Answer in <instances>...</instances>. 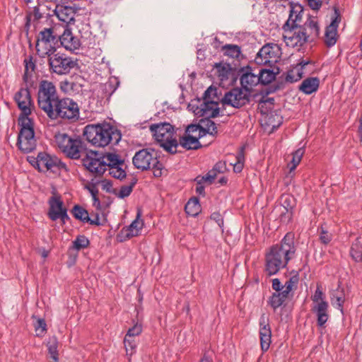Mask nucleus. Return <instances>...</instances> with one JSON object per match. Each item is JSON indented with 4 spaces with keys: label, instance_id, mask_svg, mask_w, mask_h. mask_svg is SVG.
I'll use <instances>...</instances> for the list:
<instances>
[{
    "label": "nucleus",
    "instance_id": "obj_1",
    "mask_svg": "<svg viewBox=\"0 0 362 362\" xmlns=\"http://www.w3.org/2000/svg\"><path fill=\"white\" fill-rule=\"evenodd\" d=\"M293 235L287 233L279 244L273 245L265 255L264 272L268 276L276 274L286 267L296 254Z\"/></svg>",
    "mask_w": 362,
    "mask_h": 362
},
{
    "label": "nucleus",
    "instance_id": "obj_2",
    "mask_svg": "<svg viewBox=\"0 0 362 362\" xmlns=\"http://www.w3.org/2000/svg\"><path fill=\"white\" fill-rule=\"evenodd\" d=\"M83 135L91 145L99 148L117 144L122 138L120 132L107 122L86 125Z\"/></svg>",
    "mask_w": 362,
    "mask_h": 362
},
{
    "label": "nucleus",
    "instance_id": "obj_3",
    "mask_svg": "<svg viewBox=\"0 0 362 362\" xmlns=\"http://www.w3.org/2000/svg\"><path fill=\"white\" fill-rule=\"evenodd\" d=\"M60 100L53 83L46 80L40 82L37 94V104L48 117L53 113V110Z\"/></svg>",
    "mask_w": 362,
    "mask_h": 362
},
{
    "label": "nucleus",
    "instance_id": "obj_4",
    "mask_svg": "<svg viewBox=\"0 0 362 362\" xmlns=\"http://www.w3.org/2000/svg\"><path fill=\"white\" fill-rule=\"evenodd\" d=\"M156 140L166 151L172 154L177 152L178 142L175 136L174 128L169 123L153 124L150 126Z\"/></svg>",
    "mask_w": 362,
    "mask_h": 362
},
{
    "label": "nucleus",
    "instance_id": "obj_5",
    "mask_svg": "<svg viewBox=\"0 0 362 362\" xmlns=\"http://www.w3.org/2000/svg\"><path fill=\"white\" fill-rule=\"evenodd\" d=\"M18 121L20 131L18 136L17 145L23 153L32 152L36 148L34 119L33 117H24L18 119Z\"/></svg>",
    "mask_w": 362,
    "mask_h": 362
},
{
    "label": "nucleus",
    "instance_id": "obj_6",
    "mask_svg": "<svg viewBox=\"0 0 362 362\" xmlns=\"http://www.w3.org/2000/svg\"><path fill=\"white\" fill-rule=\"evenodd\" d=\"M132 162L135 168L141 170L151 169L154 177L162 175L163 164L158 160L157 155L153 150L142 149L136 152Z\"/></svg>",
    "mask_w": 362,
    "mask_h": 362
},
{
    "label": "nucleus",
    "instance_id": "obj_7",
    "mask_svg": "<svg viewBox=\"0 0 362 362\" xmlns=\"http://www.w3.org/2000/svg\"><path fill=\"white\" fill-rule=\"evenodd\" d=\"M80 110L78 105L69 98H62L53 110L49 118L52 120L62 119L69 122H76L78 119Z\"/></svg>",
    "mask_w": 362,
    "mask_h": 362
},
{
    "label": "nucleus",
    "instance_id": "obj_8",
    "mask_svg": "<svg viewBox=\"0 0 362 362\" xmlns=\"http://www.w3.org/2000/svg\"><path fill=\"white\" fill-rule=\"evenodd\" d=\"M55 141L58 147L68 157L72 159H78L81 157L83 146L78 136L71 137L66 134L59 133L55 135Z\"/></svg>",
    "mask_w": 362,
    "mask_h": 362
},
{
    "label": "nucleus",
    "instance_id": "obj_9",
    "mask_svg": "<svg viewBox=\"0 0 362 362\" xmlns=\"http://www.w3.org/2000/svg\"><path fill=\"white\" fill-rule=\"evenodd\" d=\"M250 93L243 88H233L227 91L221 99L223 106L239 109L250 102Z\"/></svg>",
    "mask_w": 362,
    "mask_h": 362
},
{
    "label": "nucleus",
    "instance_id": "obj_10",
    "mask_svg": "<svg viewBox=\"0 0 362 362\" xmlns=\"http://www.w3.org/2000/svg\"><path fill=\"white\" fill-rule=\"evenodd\" d=\"M284 30L283 37L286 45L289 43L291 45H303L313 41L310 35H308L305 28L301 26L290 28H282Z\"/></svg>",
    "mask_w": 362,
    "mask_h": 362
},
{
    "label": "nucleus",
    "instance_id": "obj_11",
    "mask_svg": "<svg viewBox=\"0 0 362 362\" xmlns=\"http://www.w3.org/2000/svg\"><path fill=\"white\" fill-rule=\"evenodd\" d=\"M14 99L21 110L18 119L31 117L30 115L35 109V106L32 101L28 88H21L15 94Z\"/></svg>",
    "mask_w": 362,
    "mask_h": 362
},
{
    "label": "nucleus",
    "instance_id": "obj_12",
    "mask_svg": "<svg viewBox=\"0 0 362 362\" xmlns=\"http://www.w3.org/2000/svg\"><path fill=\"white\" fill-rule=\"evenodd\" d=\"M36 162H38L37 169L40 171L56 173L61 170H66V165L60 159L46 152H40Z\"/></svg>",
    "mask_w": 362,
    "mask_h": 362
},
{
    "label": "nucleus",
    "instance_id": "obj_13",
    "mask_svg": "<svg viewBox=\"0 0 362 362\" xmlns=\"http://www.w3.org/2000/svg\"><path fill=\"white\" fill-rule=\"evenodd\" d=\"M50 69L57 74H67L76 65V62L64 54H55L49 57Z\"/></svg>",
    "mask_w": 362,
    "mask_h": 362
},
{
    "label": "nucleus",
    "instance_id": "obj_14",
    "mask_svg": "<svg viewBox=\"0 0 362 362\" xmlns=\"http://www.w3.org/2000/svg\"><path fill=\"white\" fill-rule=\"evenodd\" d=\"M49 210L48 216L52 221L61 219L63 224L66 223L69 217L67 214V209L64 206V202L60 196L54 195L48 200Z\"/></svg>",
    "mask_w": 362,
    "mask_h": 362
},
{
    "label": "nucleus",
    "instance_id": "obj_15",
    "mask_svg": "<svg viewBox=\"0 0 362 362\" xmlns=\"http://www.w3.org/2000/svg\"><path fill=\"white\" fill-rule=\"evenodd\" d=\"M202 137V129L199 125H189L185 131V134L180 139L179 144L183 148L190 149H197L201 145L199 139Z\"/></svg>",
    "mask_w": 362,
    "mask_h": 362
},
{
    "label": "nucleus",
    "instance_id": "obj_16",
    "mask_svg": "<svg viewBox=\"0 0 362 362\" xmlns=\"http://www.w3.org/2000/svg\"><path fill=\"white\" fill-rule=\"evenodd\" d=\"M104 155L100 156L98 153L90 151L83 158V165L92 173L96 175H103L106 171Z\"/></svg>",
    "mask_w": 362,
    "mask_h": 362
},
{
    "label": "nucleus",
    "instance_id": "obj_17",
    "mask_svg": "<svg viewBox=\"0 0 362 362\" xmlns=\"http://www.w3.org/2000/svg\"><path fill=\"white\" fill-rule=\"evenodd\" d=\"M240 82L241 86L251 94L253 88L259 83L257 68L243 67L240 69Z\"/></svg>",
    "mask_w": 362,
    "mask_h": 362
},
{
    "label": "nucleus",
    "instance_id": "obj_18",
    "mask_svg": "<svg viewBox=\"0 0 362 362\" xmlns=\"http://www.w3.org/2000/svg\"><path fill=\"white\" fill-rule=\"evenodd\" d=\"M194 112L198 117H216L219 113L218 103L215 100H203L200 105L194 110Z\"/></svg>",
    "mask_w": 362,
    "mask_h": 362
},
{
    "label": "nucleus",
    "instance_id": "obj_19",
    "mask_svg": "<svg viewBox=\"0 0 362 362\" xmlns=\"http://www.w3.org/2000/svg\"><path fill=\"white\" fill-rule=\"evenodd\" d=\"M140 217L141 212L139 211L137 213L136 219L132 221V223L128 227L124 228L121 230L119 234L117 235V238L119 239V241L122 242L139 235L140 231L144 226V222L140 218Z\"/></svg>",
    "mask_w": 362,
    "mask_h": 362
},
{
    "label": "nucleus",
    "instance_id": "obj_20",
    "mask_svg": "<svg viewBox=\"0 0 362 362\" xmlns=\"http://www.w3.org/2000/svg\"><path fill=\"white\" fill-rule=\"evenodd\" d=\"M289 6L290 11L288 18L283 25V28L299 26L300 23L302 22L304 11L302 5L298 3L291 2Z\"/></svg>",
    "mask_w": 362,
    "mask_h": 362
},
{
    "label": "nucleus",
    "instance_id": "obj_21",
    "mask_svg": "<svg viewBox=\"0 0 362 362\" xmlns=\"http://www.w3.org/2000/svg\"><path fill=\"white\" fill-rule=\"evenodd\" d=\"M311 311L317 318V325L319 327H325L329 318L328 302L312 305Z\"/></svg>",
    "mask_w": 362,
    "mask_h": 362
},
{
    "label": "nucleus",
    "instance_id": "obj_22",
    "mask_svg": "<svg viewBox=\"0 0 362 362\" xmlns=\"http://www.w3.org/2000/svg\"><path fill=\"white\" fill-rule=\"evenodd\" d=\"M214 71L221 86H224L229 81H232L233 70L229 64L216 63L214 65Z\"/></svg>",
    "mask_w": 362,
    "mask_h": 362
},
{
    "label": "nucleus",
    "instance_id": "obj_23",
    "mask_svg": "<svg viewBox=\"0 0 362 362\" xmlns=\"http://www.w3.org/2000/svg\"><path fill=\"white\" fill-rule=\"evenodd\" d=\"M341 21L340 14L337 8H334V16L329 26L326 28L325 41L327 45H334L337 42V28Z\"/></svg>",
    "mask_w": 362,
    "mask_h": 362
},
{
    "label": "nucleus",
    "instance_id": "obj_24",
    "mask_svg": "<svg viewBox=\"0 0 362 362\" xmlns=\"http://www.w3.org/2000/svg\"><path fill=\"white\" fill-rule=\"evenodd\" d=\"M310 60L301 59L296 66L290 69L285 78L288 83H293L302 78L304 75V68L306 65L311 64Z\"/></svg>",
    "mask_w": 362,
    "mask_h": 362
},
{
    "label": "nucleus",
    "instance_id": "obj_25",
    "mask_svg": "<svg viewBox=\"0 0 362 362\" xmlns=\"http://www.w3.org/2000/svg\"><path fill=\"white\" fill-rule=\"evenodd\" d=\"M60 21L66 24L74 21L76 8L70 6L57 5L54 11Z\"/></svg>",
    "mask_w": 362,
    "mask_h": 362
},
{
    "label": "nucleus",
    "instance_id": "obj_26",
    "mask_svg": "<svg viewBox=\"0 0 362 362\" xmlns=\"http://www.w3.org/2000/svg\"><path fill=\"white\" fill-rule=\"evenodd\" d=\"M281 54V47H262L258 52L259 57L264 56V63L270 62H276L280 59Z\"/></svg>",
    "mask_w": 362,
    "mask_h": 362
},
{
    "label": "nucleus",
    "instance_id": "obj_27",
    "mask_svg": "<svg viewBox=\"0 0 362 362\" xmlns=\"http://www.w3.org/2000/svg\"><path fill=\"white\" fill-rule=\"evenodd\" d=\"M320 86V80L317 77H308L303 81L299 86V90L310 95L316 92Z\"/></svg>",
    "mask_w": 362,
    "mask_h": 362
},
{
    "label": "nucleus",
    "instance_id": "obj_28",
    "mask_svg": "<svg viewBox=\"0 0 362 362\" xmlns=\"http://www.w3.org/2000/svg\"><path fill=\"white\" fill-rule=\"evenodd\" d=\"M24 74L23 81L26 84L31 85L33 83L32 77L35 70V63L33 61V57L30 55L24 59Z\"/></svg>",
    "mask_w": 362,
    "mask_h": 362
},
{
    "label": "nucleus",
    "instance_id": "obj_29",
    "mask_svg": "<svg viewBox=\"0 0 362 362\" xmlns=\"http://www.w3.org/2000/svg\"><path fill=\"white\" fill-rule=\"evenodd\" d=\"M274 71L269 69H258L257 68L258 78H259V83L266 85L272 82L276 76L279 74V69Z\"/></svg>",
    "mask_w": 362,
    "mask_h": 362
},
{
    "label": "nucleus",
    "instance_id": "obj_30",
    "mask_svg": "<svg viewBox=\"0 0 362 362\" xmlns=\"http://www.w3.org/2000/svg\"><path fill=\"white\" fill-rule=\"evenodd\" d=\"M57 41V35H54V30L52 28H45L42 30L37 37V45L39 43L51 44Z\"/></svg>",
    "mask_w": 362,
    "mask_h": 362
},
{
    "label": "nucleus",
    "instance_id": "obj_31",
    "mask_svg": "<svg viewBox=\"0 0 362 362\" xmlns=\"http://www.w3.org/2000/svg\"><path fill=\"white\" fill-rule=\"evenodd\" d=\"M105 162L106 165V170L112 169V167H116L117 165H124V160L122 159L121 157L114 153H106L104 154Z\"/></svg>",
    "mask_w": 362,
    "mask_h": 362
},
{
    "label": "nucleus",
    "instance_id": "obj_32",
    "mask_svg": "<svg viewBox=\"0 0 362 362\" xmlns=\"http://www.w3.org/2000/svg\"><path fill=\"white\" fill-rule=\"evenodd\" d=\"M288 298V296L284 293L279 292L274 293L268 300V304L273 308L275 311L277 308L281 307L286 300Z\"/></svg>",
    "mask_w": 362,
    "mask_h": 362
},
{
    "label": "nucleus",
    "instance_id": "obj_33",
    "mask_svg": "<svg viewBox=\"0 0 362 362\" xmlns=\"http://www.w3.org/2000/svg\"><path fill=\"white\" fill-rule=\"evenodd\" d=\"M185 210L189 216H197L201 211L199 199L197 198H191L185 204Z\"/></svg>",
    "mask_w": 362,
    "mask_h": 362
},
{
    "label": "nucleus",
    "instance_id": "obj_34",
    "mask_svg": "<svg viewBox=\"0 0 362 362\" xmlns=\"http://www.w3.org/2000/svg\"><path fill=\"white\" fill-rule=\"evenodd\" d=\"M350 255L356 262H362V243L359 238H356L353 242L350 250Z\"/></svg>",
    "mask_w": 362,
    "mask_h": 362
},
{
    "label": "nucleus",
    "instance_id": "obj_35",
    "mask_svg": "<svg viewBox=\"0 0 362 362\" xmlns=\"http://www.w3.org/2000/svg\"><path fill=\"white\" fill-rule=\"evenodd\" d=\"M199 126L200 129H202V136L205 134V133H208L212 136H216L218 133L216 124L210 119L202 121V125Z\"/></svg>",
    "mask_w": 362,
    "mask_h": 362
},
{
    "label": "nucleus",
    "instance_id": "obj_36",
    "mask_svg": "<svg viewBox=\"0 0 362 362\" xmlns=\"http://www.w3.org/2000/svg\"><path fill=\"white\" fill-rule=\"evenodd\" d=\"M136 178L132 177L129 185L121 186L118 193L117 194V197L120 199H124L129 197L132 193L133 187L136 185Z\"/></svg>",
    "mask_w": 362,
    "mask_h": 362
},
{
    "label": "nucleus",
    "instance_id": "obj_37",
    "mask_svg": "<svg viewBox=\"0 0 362 362\" xmlns=\"http://www.w3.org/2000/svg\"><path fill=\"white\" fill-rule=\"evenodd\" d=\"M73 216L83 223L88 222L90 217L88 211L79 205H75L71 211Z\"/></svg>",
    "mask_w": 362,
    "mask_h": 362
},
{
    "label": "nucleus",
    "instance_id": "obj_38",
    "mask_svg": "<svg viewBox=\"0 0 362 362\" xmlns=\"http://www.w3.org/2000/svg\"><path fill=\"white\" fill-rule=\"evenodd\" d=\"M61 45H75L78 42V40L74 37L71 30L69 28H66L59 37Z\"/></svg>",
    "mask_w": 362,
    "mask_h": 362
},
{
    "label": "nucleus",
    "instance_id": "obj_39",
    "mask_svg": "<svg viewBox=\"0 0 362 362\" xmlns=\"http://www.w3.org/2000/svg\"><path fill=\"white\" fill-rule=\"evenodd\" d=\"M259 337L264 335H272V330L269 323V318L266 314L263 313L259 318Z\"/></svg>",
    "mask_w": 362,
    "mask_h": 362
},
{
    "label": "nucleus",
    "instance_id": "obj_40",
    "mask_svg": "<svg viewBox=\"0 0 362 362\" xmlns=\"http://www.w3.org/2000/svg\"><path fill=\"white\" fill-rule=\"evenodd\" d=\"M304 28L305 29L308 28L310 30V33L308 34V35H310L312 40L317 37L319 34L318 23L315 18H309L305 23Z\"/></svg>",
    "mask_w": 362,
    "mask_h": 362
},
{
    "label": "nucleus",
    "instance_id": "obj_41",
    "mask_svg": "<svg viewBox=\"0 0 362 362\" xmlns=\"http://www.w3.org/2000/svg\"><path fill=\"white\" fill-rule=\"evenodd\" d=\"M126 168L127 165L124 163L123 166L119 165L116 167H112V169H109V174L116 179L122 180L127 176Z\"/></svg>",
    "mask_w": 362,
    "mask_h": 362
},
{
    "label": "nucleus",
    "instance_id": "obj_42",
    "mask_svg": "<svg viewBox=\"0 0 362 362\" xmlns=\"http://www.w3.org/2000/svg\"><path fill=\"white\" fill-rule=\"evenodd\" d=\"M304 153L305 149L303 147L298 148L296 151L293 153L291 163V165H288L290 171H293L296 168L297 165L300 163V160Z\"/></svg>",
    "mask_w": 362,
    "mask_h": 362
},
{
    "label": "nucleus",
    "instance_id": "obj_43",
    "mask_svg": "<svg viewBox=\"0 0 362 362\" xmlns=\"http://www.w3.org/2000/svg\"><path fill=\"white\" fill-rule=\"evenodd\" d=\"M304 153L305 149L303 147L298 148L296 151L293 153L291 163V165H288L290 171H293L296 168L297 165L300 163V160Z\"/></svg>",
    "mask_w": 362,
    "mask_h": 362
},
{
    "label": "nucleus",
    "instance_id": "obj_44",
    "mask_svg": "<svg viewBox=\"0 0 362 362\" xmlns=\"http://www.w3.org/2000/svg\"><path fill=\"white\" fill-rule=\"evenodd\" d=\"M89 240L85 235H78L72 242V248L77 251L84 249L89 245Z\"/></svg>",
    "mask_w": 362,
    "mask_h": 362
},
{
    "label": "nucleus",
    "instance_id": "obj_45",
    "mask_svg": "<svg viewBox=\"0 0 362 362\" xmlns=\"http://www.w3.org/2000/svg\"><path fill=\"white\" fill-rule=\"evenodd\" d=\"M345 301L344 294L342 291L340 293L333 294L332 297V303L333 306L339 310L343 313V305Z\"/></svg>",
    "mask_w": 362,
    "mask_h": 362
},
{
    "label": "nucleus",
    "instance_id": "obj_46",
    "mask_svg": "<svg viewBox=\"0 0 362 362\" xmlns=\"http://www.w3.org/2000/svg\"><path fill=\"white\" fill-rule=\"evenodd\" d=\"M124 344L127 355L132 356L135 353L136 348V343L134 338L125 337L124 339Z\"/></svg>",
    "mask_w": 362,
    "mask_h": 362
},
{
    "label": "nucleus",
    "instance_id": "obj_47",
    "mask_svg": "<svg viewBox=\"0 0 362 362\" xmlns=\"http://www.w3.org/2000/svg\"><path fill=\"white\" fill-rule=\"evenodd\" d=\"M313 305L320 304L321 302H327L325 300V296L321 290L320 286L317 285L314 294L311 296Z\"/></svg>",
    "mask_w": 362,
    "mask_h": 362
},
{
    "label": "nucleus",
    "instance_id": "obj_48",
    "mask_svg": "<svg viewBox=\"0 0 362 362\" xmlns=\"http://www.w3.org/2000/svg\"><path fill=\"white\" fill-rule=\"evenodd\" d=\"M240 47H222V50L226 55L232 58H238L241 53Z\"/></svg>",
    "mask_w": 362,
    "mask_h": 362
},
{
    "label": "nucleus",
    "instance_id": "obj_49",
    "mask_svg": "<svg viewBox=\"0 0 362 362\" xmlns=\"http://www.w3.org/2000/svg\"><path fill=\"white\" fill-rule=\"evenodd\" d=\"M216 176V173L211 169L204 176L197 177L195 180L199 184H202L203 182H207L211 184L213 182Z\"/></svg>",
    "mask_w": 362,
    "mask_h": 362
},
{
    "label": "nucleus",
    "instance_id": "obj_50",
    "mask_svg": "<svg viewBox=\"0 0 362 362\" xmlns=\"http://www.w3.org/2000/svg\"><path fill=\"white\" fill-rule=\"evenodd\" d=\"M36 49L37 54L40 57H45L46 55H48L49 57H52L51 54H53L56 49L55 47H35Z\"/></svg>",
    "mask_w": 362,
    "mask_h": 362
},
{
    "label": "nucleus",
    "instance_id": "obj_51",
    "mask_svg": "<svg viewBox=\"0 0 362 362\" xmlns=\"http://www.w3.org/2000/svg\"><path fill=\"white\" fill-rule=\"evenodd\" d=\"M37 335H43L47 329V325L44 319L37 318L34 325Z\"/></svg>",
    "mask_w": 362,
    "mask_h": 362
},
{
    "label": "nucleus",
    "instance_id": "obj_52",
    "mask_svg": "<svg viewBox=\"0 0 362 362\" xmlns=\"http://www.w3.org/2000/svg\"><path fill=\"white\" fill-rule=\"evenodd\" d=\"M142 332V326L141 324L136 323L132 327L129 328L125 337L134 338L139 336Z\"/></svg>",
    "mask_w": 362,
    "mask_h": 362
},
{
    "label": "nucleus",
    "instance_id": "obj_53",
    "mask_svg": "<svg viewBox=\"0 0 362 362\" xmlns=\"http://www.w3.org/2000/svg\"><path fill=\"white\" fill-rule=\"evenodd\" d=\"M297 282L298 279L296 276L291 277L284 285V290L282 292L288 296L289 293L292 291L294 285Z\"/></svg>",
    "mask_w": 362,
    "mask_h": 362
},
{
    "label": "nucleus",
    "instance_id": "obj_54",
    "mask_svg": "<svg viewBox=\"0 0 362 362\" xmlns=\"http://www.w3.org/2000/svg\"><path fill=\"white\" fill-rule=\"evenodd\" d=\"M216 96V88L210 86L205 90L203 95V99L204 100H214Z\"/></svg>",
    "mask_w": 362,
    "mask_h": 362
},
{
    "label": "nucleus",
    "instance_id": "obj_55",
    "mask_svg": "<svg viewBox=\"0 0 362 362\" xmlns=\"http://www.w3.org/2000/svg\"><path fill=\"white\" fill-rule=\"evenodd\" d=\"M260 344L262 351H267L272 342V335L260 336Z\"/></svg>",
    "mask_w": 362,
    "mask_h": 362
},
{
    "label": "nucleus",
    "instance_id": "obj_56",
    "mask_svg": "<svg viewBox=\"0 0 362 362\" xmlns=\"http://www.w3.org/2000/svg\"><path fill=\"white\" fill-rule=\"evenodd\" d=\"M320 240L325 245L328 244L332 240V235L325 230L323 227L320 228Z\"/></svg>",
    "mask_w": 362,
    "mask_h": 362
},
{
    "label": "nucleus",
    "instance_id": "obj_57",
    "mask_svg": "<svg viewBox=\"0 0 362 362\" xmlns=\"http://www.w3.org/2000/svg\"><path fill=\"white\" fill-rule=\"evenodd\" d=\"M244 156L242 153H240L237 156V162L233 165V170L235 173H240L243 168Z\"/></svg>",
    "mask_w": 362,
    "mask_h": 362
},
{
    "label": "nucleus",
    "instance_id": "obj_58",
    "mask_svg": "<svg viewBox=\"0 0 362 362\" xmlns=\"http://www.w3.org/2000/svg\"><path fill=\"white\" fill-rule=\"evenodd\" d=\"M74 83L69 82L68 81H64L61 82L60 88L63 92L70 94L74 88Z\"/></svg>",
    "mask_w": 362,
    "mask_h": 362
},
{
    "label": "nucleus",
    "instance_id": "obj_59",
    "mask_svg": "<svg viewBox=\"0 0 362 362\" xmlns=\"http://www.w3.org/2000/svg\"><path fill=\"white\" fill-rule=\"evenodd\" d=\"M309 7L313 11H319L322 6L321 0H305Z\"/></svg>",
    "mask_w": 362,
    "mask_h": 362
},
{
    "label": "nucleus",
    "instance_id": "obj_60",
    "mask_svg": "<svg viewBox=\"0 0 362 362\" xmlns=\"http://www.w3.org/2000/svg\"><path fill=\"white\" fill-rule=\"evenodd\" d=\"M49 353L51 355V357L54 359V362L58 361V352H57V346L55 343L50 344L49 346Z\"/></svg>",
    "mask_w": 362,
    "mask_h": 362
},
{
    "label": "nucleus",
    "instance_id": "obj_61",
    "mask_svg": "<svg viewBox=\"0 0 362 362\" xmlns=\"http://www.w3.org/2000/svg\"><path fill=\"white\" fill-rule=\"evenodd\" d=\"M272 288L276 291V293L281 292L284 290V286L279 279L272 280Z\"/></svg>",
    "mask_w": 362,
    "mask_h": 362
},
{
    "label": "nucleus",
    "instance_id": "obj_62",
    "mask_svg": "<svg viewBox=\"0 0 362 362\" xmlns=\"http://www.w3.org/2000/svg\"><path fill=\"white\" fill-rule=\"evenodd\" d=\"M211 218L214 220L220 227L223 225V219L222 218V216L219 213H213L211 215Z\"/></svg>",
    "mask_w": 362,
    "mask_h": 362
},
{
    "label": "nucleus",
    "instance_id": "obj_63",
    "mask_svg": "<svg viewBox=\"0 0 362 362\" xmlns=\"http://www.w3.org/2000/svg\"><path fill=\"white\" fill-rule=\"evenodd\" d=\"M225 169V163L218 162L214 165L212 170L218 175V173H223Z\"/></svg>",
    "mask_w": 362,
    "mask_h": 362
},
{
    "label": "nucleus",
    "instance_id": "obj_64",
    "mask_svg": "<svg viewBox=\"0 0 362 362\" xmlns=\"http://www.w3.org/2000/svg\"><path fill=\"white\" fill-rule=\"evenodd\" d=\"M88 223H89L90 225H95V226L102 225V223H100V216L98 214H96L95 217L94 218H90V221H88Z\"/></svg>",
    "mask_w": 362,
    "mask_h": 362
}]
</instances>
